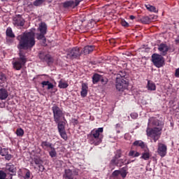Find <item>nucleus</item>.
Here are the masks:
<instances>
[{
	"instance_id": "f257e3e1",
	"label": "nucleus",
	"mask_w": 179,
	"mask_h": 179,
	"mask_svg": "<svg viewBox=\"0 0 179 179\" xmlns=\"http://www.w3.org/2000/svg\"><path fill=\"white\" fill-rule=\"evenodd\" d=\"M35 34L33 31L25 32L17 37L19 41V50H30L36 45Z\"/></svg>"
},
{
	"instance_id": "f03ea898",
	"label": "nucleus",
	"mask_w": 179,
	"mask_h": 179,
	"mask_svg": "<svg viewBox=\"0 0 179 179\" xmlns=\"http://www.w3.org/2000/svg\"><path fill=\"white\" fill-rule=\"evenodd\" d=\"M104 129L103 127H99L98 129H94L91 131V132L87 135V138L89 142L91 145H94L97 146L100 145L101 142H103V138L104 136L103 135V131Z\"/></svg>"
},
{
	"instance_id": "7ed1b4c3",
	"label": "nucleus",
	"mask_w": 179,
	"mask_h": 179,
	"mask_svg": "<svg viewBox=\"0 0 179 179\" xmlns=\"http://www.w3.org/2000/svg\"><path fill=\"white\" fill-rule=\"evenodd\" d=\"M162 131H163V127H162L153 128L148 127L146 129V135L149 138H152L154 142H157L160 139V136H162Z\"/></svg>"
},
{
	"instance_id": "20e7f679",
	"label": "nucleus",
	"mask_w": 179,
	"mask_h": 179,
	"mask_svg": "<svg viewBox=\"0 0 179 179\" xmlns=\"http://www.w3.org/2000/svg\"><path fill=\"white\" fill-rule=\"evenodd\" d=\"M27 62V58H26L22 50H20L19 57L13 59V66L16 71H20L26 65Z\"/></svg>"
},
{
	"instance_id": "39448f33",
	"label": "nucleus",
	"mask_w": 179,
	"mask_h": 179,
	"mask_svg": "<svg viewBox=\"0 0 179 179\" xmlns=\"http://www.w3.org/2000/svg\"><path fill=\"white\" fill-rule=\"evenodd\" d=\"M83 54V52L80 50V48L78 47H74L71 49H69L67 52V58L69 59H79Z\"/></svg>"
},
{
	"instance_id": "423d86ee",
	"label": "nucleus",
	"mask_w": 179,
	"mask_h": 179,
	"mask_svg": "<svg viewBox=\"0 0 179 179\" xmlns=\"http://www.w3.org/2000/svg\"><path fill=\"white\" fill-rule=\"evenodd\" d=\"M56 124H57V129L61 138L64 139V141H68V134H66V130H65V121L59 120V122H56Z\"/></svg>"
},
{
	"instance_id": "0eeeda50",
	"label": "nucleus",
	"mask_w": 179,
	"mask_h": 179,
	"mask_svg": "<svg viewBox=\"0 0 179 179\" xmlns=\"http://www.w3.org/2000/svg\"><path fill=\"white\" fill-rule=\"evenodd\" d=\"M152 61L157 68H162L164 65V57L162 55L153 54L152 55Z\"/></svg>"
},
{
	"instance_id": "6e6552de",
	"label": "nucleus",
	"mask_w": 179,
	"mask_h": 179,
	"mask_svg": "<svg viewBox=\"0 0 179 179\" xmlns=\"http://www.w3.org/2000/svg\"><path fill=\"white\" fill-rule=\"evenodd\" d=\"M52 110L53 113L55 122H59V121H61V118L64 117V113H62V110H61V108H59V107H58L57 106L54 105L52 107Z\"/></svg>"
},
{
	"instance_id": "1a4fd4ad",
	"label": "nucleus",
	"mask_w": 179,
	"mask_h": 179,
	"mask_svg": "<svg viewBox=\"0 0 179 179\" xmlns=\"http://www.w3.org/2000/svg\"><path fill=\"white\" fill-rule=\"evenodd\" d=\"M115 87L118 92H124L128 87V80L116 78Z\"/></svg>"
},
{
	"instance_id": "9d476101",
	"label": "nucleus",
	"mask_w": 179,
	"mask_h": 179,
	"mask_svg": "<svg viewBox=\"0 0 179 179\" xmlns=\"http://www.w3.org/2000/svg\"><path fill=\"white\" fill-rule=\"evenodd\" d=\"M157 153L161 157H164L167 155V145L162 143H158Z\"/></svg>"
},
{
	"instance_id": "9b49d317",
	"label": "nucleus",
	"mask_w": 179,
	"mask_h": 179,
	"mask_svg": "<svg viewBox=\"0 0 179 179\" xmlns=\"http://www.w3.org/2000/svg\"><path fill=\"white\" fill-rule=\"evenodd\" d=\"M148 127H150V125H152L153 127H158V128H160V127H162V128H163V122L159 121V120H157L155 117H150L148 120Z\"/></svg>"
},
{
	"instance_id": "f8f14e48",
	"label": "nucleus",
	"mask_w": 179,
	"mask_h": 179,
	"mask_svg": "<svg viewBox=\"0 0 179 179\" xmlns=\"http://www.w3.org/2000/svg\"><path fill=\"white\" fill-rule=\"evenodd\" d=\"M169 50H170V48L165 43H161L158 45V51L159 52V54H161V55L163 57L167 55Z\"/></svg>"
},
{
	"instance_id": "ddd939ff",
	"label": "nucleus",
	"mask_w": 179,
	"mask_h": 179,
	"mask_svg": "<svg viewBox=\"0 0 179 179\" xmlns=\"http://www.w3.org/2000/svg\"><path fill=\"white\" fill-rule=\"evenodd\" d=\"M127 162V159L124 161L122 159H117V157H113L110 161V166H117V167H122L124 166V163Z\"/></svg>"
},
{
	"instance_id": "4468645a",
	"label": "nucleus",
	"mask_w": 179,
	"mask_h": 179,
	"mask_svg": "<svg viewBox=\"0 0 179 179\" xmlns=\"http://www.w3.org/2000/svg\"><path fill=\"white\" fill-rule=\"evenodd\" d=\"M0 156L5 157L6 160H10L12 159V155L9 154V150L8 148H2L1 146Z\"/></svg>"
},
{
	"instance_id": "2eb2a0df",
	"label": "nucleus",
	"mask_w": 179,
	"mask_h": 179,
	"mask_svg": "<svg viewBox=\"0 0 179 179\" xmlns=\"http://www.w3.org/2000/svg\"><path fill=\"white\" fill-rule=\"evenodd\" d=\"M39 58L43 62H48V63L52 62V57H51V55H45L44 53H40Z\"/></svg>"
},
{
	"instance_id": "dca6fc26",
	"label": "nucleus",
	"mask_w": 179,
	"mask_h": 179,
	"mask_svg": "<svg viewBox=\"0 0 179 179\" xmlns=\"http://www.w3.org/2000/svg\"><path fill=\"white\" fill-rule=\"evenodd\" d=\"M81 97H86L87 96V90H89V87L87 86V83H83L81 85Z\"/></svg>"
},
{
	"instance_id": "f3484780",
	"label": "nucleus",
	"mask_w": 179,
	"mask_h": 179,
	"mask_svg": "<svg viewBox=\"0 0 179 179\" xmlns=\"http://www.w3.org/2000/svg\"><path fill=\"white\" fill-rule=\"evenodd\" d=\"M9 96V92L5 88L0 89V100H6Z\"/></svg>"
},
{
	"instance_id": "a211bd4d",
	"label": "nucleus",
	"mask_w": 179,
	"mask_h": 179,
	"mask_svg": "<svg viewBox=\"0 0 179 179\" xmlns=\"http://www.w3.org/2000/svg\"><path fill=\"white\" fill-rule=\"evenodd\" d=\"M94 50V47L93 45H87L84 47L82 51L84 55H89V54H90L91 52H93Z\"/></svg>"
},
{
	"instance_id": "6ab92c4d",
	"label": "nucleus",
	"mask_w": 179,
	"mask_h": 179,
	"mask_svg": "<svg viewBox=\"0 0 179 179\" xmlns=\"http://www.w3.org/2000/svg\"><path fill=\"white\" fill-rule=\"evenodd\" d=\"M6 171L15 174L16 173V167L12 163H8L6 165Z\"/></svg>"
},
{
	"instance_id": "aec40b11",
	"label": "nucleus",
	"mask_w": 179,
	"mask_h": 179,
	"mask_svg": "<svg viewBox=\"0 0 179 179\" xmlns=\"http://www.w3.org/2000/svg\"><path fill=\"white\" fill-rule=\"evenodd\" d=\"M134 146H138L141 149H148V145L142 141H136L133 143Z\"/></svg>"
},
{
	"instance_id": "412c9836",
	"label": "nucleus",
	"mask_w": 179,
	"mask_h": 179,
	"mask_svg": "<svg viewBox=\"0 0 179 179\" xmlns=\"http://www.w3.org/2000/svg\"><path fill=\"white\" fill-rule=\"evenodd\" d=\"M127 78H128V75L125 71H120L117 75L116 79H121L122 80H127Z\"/></svg>"
},
{
	"instance_id": "4be33fe9",
	"label": "nucleus",
	"mask_w": 179,
	"mask_h": 179,
	"mask_svg": "<svg viewBox=\"0 0 179 179\" xmlns=\"http://www.w3.org/2000/svg\"><path fill=\"white\" fill-rule=\"evenodd\" d=\"M63 177L64 179H73V173L71 169H66Z\"/></svg>"
},
{
	"instance_id": "5701e85b",
	"label": "nucleus",
	"mask_w": 179,
	"mask_h": 179,
	"mask_svg": "<svg viewBox=\"0 0 179 179\" xmlns=\"http://www.w3.org/2000/svg\"><path fill=\"white\" fill-rule=\"evenodd\" d=\"M155 19L154 17H149L148 16L142 17L140 20L143 24H149Z\"/></svg>"
},
{
	"instance_id": "b1692460",
	"label": "nucleus",
	"mask_w": 179,
	"mask_h": 179,
	"mask_svg": "<svg viewBox=\"0 0 179 179\" xmlns=\"http://www.w3.org/2000/svg\"><path fill=\"white\" fill-rule=\"evenodd\" d=\"M38 30L42 34H47V24L44 22H41L39 24Z\"/></svg>"
},
{
	"instance_id": "393cba45",
	"label": "nucleus",
	"mask_w": 179,
	"mask_h": 179,
	"mask_svg": "<svg viewBox=\"0 0 179 179\" xmlns=\"http://www.w3.org/2000/svg\"><path fill=\"white\" fill-rule=\"evenodd\" d=\"M147 89L148 90H150L151 92L156 90V84H155V83H153L151 80H148V85H147Z\"/></svg>"
},
{
	"instance_id": "a878e982",
	"label": "nucleus",
	"mask_w": 179,
	"mask_h": 179,
	"mask_svg": "<svg viewBox=\"0 0 179 179\" xmlns=\"http://www.w3.org/2000/svg\"><path fill=\"white\" fill-rule=\"evenodd\" d=\"M74 5H75V1H66L63 3V6L64 8H73V6H75Z\"/></svg>"
},
{
	"instance_id": "bb28decb",
	"label": "nucleus",
	"mask_w": 179,
	"mask_h": 179,
	"mask_svg": "<svg viewBox=\"0 0 179 179\" xmlns=\"http://www.w3.org/2000/svg\"><path fill=\"white\" fill-rule=\"evenodd\" d=\"M6 34L7 37H10V38H15V34H13V31H12V28L10 27L7 28Z\"/></svg>"
},
{
	"instance_id": "cd10ccee",
	"label": "nucleus",
	"mask_w": 179,
	"mask_h": 179,
	"mask_svg": "<svg viewBox=\"0 0 179 179\" xmlns=\"http://www.w3.org/2000/svg\"><path fill=\"white\" fill-rule=\"evenodd\" d=\"M14 24H15V26L23 27L24 26V20H23V18H17L14 21Z\"/></svg>"
},
{
	"instance_id": "c85d7f7f",
	"label": "nucleus",
	"mask_w": 179,
	"mask_h": 179,
	"mask_svg": "<svg viewBox=\"0 0 179 179\" xmlns=\"http://www.w3.org/2000/svg\"><path fill=\"white\" fill-rule=\"evenodd\" d=\"M146 150L147 149H145V152H143L141 157V159H143V160H149V159H150V153Z\"/></svg>"
},
{
	"instance_id": "c756f323",
	"label": "nucleus",
	"mask_w": 179,
	"mask_h": 179,
	"mask_svg": "<svg viewBox=\"0 0 179 179\" xmlns=\"http://www.w3.org/2000/svg\"><path fill=\"white\" fill-rule=\"evenodd\" d=\"M41 146L43 149H47V148H50V149H51L52 148V143L48 141H43L41 143Z\"/></svg>"
},
{
	"instance_id": "7c9ffc66",
	"label": "nucleus",
	"mask_w": 179,
	"mask_h": 179,
	"mask_svg": "<svg viewBox=\"0 0 179 179\" xmlns=\"http://www.w3.org/2000/svg\"><path fill=\"white\" fill-rule=\"evenodd\" d=\"M129 156L130 157H139V156H141V153L138 152V151L130 150L129 152Z\"/></svg>"
},
{
	"instance_id": "2f4dec72",
	"label": "nucleus",
	"mask_w": 179,
	"mask_h": 179,
	"mask_svg": "<svg viewBox=\"0 0 179 179\" xmlns=\"http://www.w3.org/2000/svg\"><path fill=\"white\" fill-rule=\"evenodd\" d=\"M100 79H101V76L99 75V74H94L92 76V82L94 84L97 83Z\"/></svg>"
},
{
	"instance_id": "473e14b6",
	"label": "nucleus",
	"mask_w": 179,
	"mask_h": 179,
	"mask_svg": "<svg viewBox=\"0 0 179 179\" xmlns=\"http://www.w3.org/2000/svg\"><path fill=\"white\" fill-rule=\"evenodd\" d=\"M69 85L68 83L66 82H64L62 80H60L59 82V85L58 87H59V89H66V87H68Z\"/></svg>"
},
{
	"instance_id": "72a5a7b5",
	"label": "nucleus",
	"mask_w": 179,
	"mask_h": 179,
	"mask_svg": "<svg viewBox=\"0 0 179 179\" xmlns=\"http://www.w3.org/2000/svg\"><path fill=\"white\" fill-rule=\"evenodd\" d=\"M44 2H45V0H36L33 2V5L34 6H41Z\"/></svg>"
},
{
	"instance_id": "f704fd0d",
	"label": "nucleus",
	"mask_w": 179,
	"mask_h": 179,
	"mask_svg": "<svg viewBox=\"0 0 179 179\" xmlns=\"http://www.w3.org/2000/svg\"><path fill=\"white\" fill-rule=\"evenodd\" d=\"M17 136H23L24 135V130L22 128H18L16 130Z\"/></svg>"
},
{
	"instance_id": "c9c22d12",
	"label": "nucleus",
	"mask_w": 179,
	"mask_h": 179,
	"mask_svg": "<svg viewBox=\"0 0 179 179\" xmlns=\"http://www.w3.org/2000/svg\"><path fill=\"white\" fill-rule=\"evenodd\" d=\"M50 149L51 150L49 152L50 157H57V151L55 150V148L52 147Z\"/></svg>"
},
{
	"instance_id": "e433bc0d",
	"label": "nucleus",
	"mask_w": 179,
	"mask_h": 179,
	"mask_svg": "<svg viewBox=\"0 0 179 179\" xmlns=\"http://www.w3.org/2000/svg\"><path fill=\"white\" fill-rule=\"evenodd\" d=\"M146 8L148 10H150V12H156V7L150 5H145Z\"/></svg>"
},
{
	"instance_id": "4c0bfd02",
	"label": "nucleus",
	"mask_w": 179,
	"mask_h": 179,
	"mask_svg": "<svg viewBox=\"0 0 179 179\" xmlns=\"http://www.w3.org/2000/svg\"><path fill=\"white\" fill-rule=\"evenodd\" d=\"M45 34L41 33L37 37L38 40H43L44 44H45V36H44Z\"/></svg>"
},
{
	"instance_id": "58836bf2",
	"label": "nucleus",
	"mask_w": 179,
	"mask_h": 179,
	"mask_svg": "<svg viewBox=\"0 0 179 179\" xmlns=\"http://www.w3.org/2000/svg\"><path fill=\"white\" fill-rule=\"evenodd\" d=\"M121 174V171L115 170L113 172L112 176L113 177H118L119 175Z\"/></svg>"
},
{
	"instance_id": "ea45409f",
	"label": "nucleus",
	"mask_w": 179,
	"mask_h": 179,
	"mask_svg": "<svg viewBox=\"0 0 179 179\" xmlns=\"http://www.w3.org/2000/svg\"><path fill=\"white\" fill-rule=\"evenodd\" d=\"M6 173L3 171H0V179H6Z\"/></svg>"
},
{
	"instance_id": "a19ab883",
	"label": "nucleus",
	"mask_w": 179,
	"mask_h": 179,
	"mask_svg": "<svg viewBox=\"0 0 179 179\" xmlns=\"http://www.w3.org/2000/svg\"><path fill=\"white\" fill-rule=\"evenodd\" d=\"M101 83H103V85H107L108 82V79L107 78H103L101 76V79L99 80Z\"/></svg>"
},
{
	"instance_id": "79ce46f5",
	"label": "nucleus",
	"mask_w": 179,
	"mask_h": 179,
	"mask_svg": "<svg viewBox=\"0 0 179 179\" xmlns=\"http://www.w3.org/2000/svg\"><path fill=\"white\" fill-rule=\"evenodd\" d=\"M121 24L124 27H129V24H128V22H127L125 20H122L121 21Z\"/></svg>"
},
{
	"instance_id": "37998d69",
	"label": "nucleus",
	"mask_w": 179,
	"mask_h": 179,
	"mask_svg": "<svg viewBox=\"0 0 179 179\" xmlns=\"http://www.w3.org/2000/svg\"><path fill=\"white\" fill-rule=\"evenodd\" d=\"M0 80H1V82H5V80H6V76H5V74L1 73L0 75Z\"/></svg>"
},
{
	"instance_id": "c03bdc74",
	"label": "nucleus",
	"mask_w": 179,
	"mask_h": 179,
	"mask_svg": "<svg viewBox=\"0 0 179 179\" xmlns=\"http://www.w3.org/2000/svg\"><path fill=\"white\" fill-rule=\"evenodd\" d=\"M130 115L133 120H136L138 118V113H133Z\"/></svg>"
},
{
	"instance_id": "a18cd8bd",
	"label": "nucleus",
	"mask_w": 179,
	"mask_h": 179,
	"mask_svg": "<svg viewBox=\"0 0 179 179\" xmlns=\"http://www.w3.org/2000/svg\"><path fill=\"white\" fill-rule=\"evenodd\" d=\"M82 1H83V0H76L74 1L73 8H76V6H78V5H79L80 3V2H82Z\"/></svg>"
},
{
	"instance_id": "49530a36",
	"label": "nucleus",
	"mask_w": 179,
	"mask_h": 179,
	"mask_svg": "<svg viewBox=\"0 0 179 179\" xmlns=\"http://www.w3.org/2000/svg\"><path fill=\"white\" fill-rule=\"evenodd\" d=\"M113 157H116V159H120V157H121V151H117V154Z\"/></svg>"
},
{
	"instance_id": "de8ad7c7",
	"label": "nucleus",
	"mask_w": 179,
	"mask_h": 179,
	"mask_svg": "<svg viewBox=\"0 0 179 179\" xmlns=\"http://www.w3.org/2000/svg\"><path fill=\"white\" fill-rule=\"evenodd\" d=\"M50 89H54V85L51 83H49L48 85V90H50Z\"/></svg>"
},
{
	"instance_id": "09e8293b",
	"label": "nucleus",
	"mask_w": 179,
	"mask_h": 179,
	"mask_svg": "<svg viewBox=\"0 0 179 179\" xmlns=\"http://www.w3.org/2000/svg\"><path fill=\"white\" fill-rule=\"evenodd\" d=\"M50 83V81H43L41 83V85L44 87V86H48V84Z\"/></svg>"
},
{
	"instance_id": "8fccbe9b",
	"label": "nucleus",
	"mask_w": 179,
	"mask_h": 179,
	"mask_svg": "<svg viewBox=\"0 0 179 179\" xmlns=\"http://www.w3.org/2000/svg\"><path fill=\"white\" fill-rule=\"evenodd\" d=\"M175 76L176 78H179V68L176 70Z\"/></svg>"
},
{
	"instance_id": "3c124183",
	"label": "nucleus",
	"mask_w": 179,
	"mask_h": 179,
	"mask_svg": "<svg viewBox=\"0 0 179 179\" xmlns=\"http://www.w3.org/2000/svg\"><path fill=\"white\" fill-rule=\"evenodd\" d=\"M39 167V171H44V166H43L42 164H39L38 165Z\"/></svg>"
},
{
	"instance_id": "603ef678",
	"label": "nucleus",
	"mask_w": 179,
	"mask_h": 179,
	"mask_svg": "<svg viewBox=\"0 0 179 179\" xmlns=\"http://www.w3.org/2000/svg\"><path fill=\"white\" fill-rule=\"evenodd\" d=\"M34 162L35 164H38V166L40 165V163H41L40 159H36L34 160Z\"/></svg>"
},
{
	"instance_id": "864d4df0",
	"label": "nucleus",
	"mask_w": 179,
	"mask_h": 179,
	"mask_svg": "<svg viewBox=\"0 0 179 179\" xmlns=\"http://www.w3.org/2000/svg\"><path fill=\"white\" fill-rule=\"evenodd\" d=\"M120 175L123 178H125L127 177V173L126 172H120Z\"/></svg>"
},
{
	"instance_id": "5fc2aeb1",
	"label": "nucleus",
	"mask_w": 179,
	"mask_h": 179,
	"mask_svg": "<svg viewBox=\"0 0 179 179\" xmlns=\"http://www.w3.org/2000/svg\"><path fill=\"white\" fill-rule=\"evenodd\" d=\"M26 178H30V171H27L25 175Z\"/></svg>"
},
{
	"instance_id": "6e6d98bb",
	"label": "nucleus",
	"mask_w": 179,
	"mask_h": 179,
	"mask_svg": "<svg viewBox=\"0 0 179 179\" xmlns=\"http://www.w3.org/2000/svg\"><path fill=\"white\" fill-rule=\"evenodd\" d=\"M121 128V124L117 123L115 124V129H120Z\"/></svg>"
},
{
	"instance_id": "4d7b16f0",
	"label": "nucleus",
	"mask_w": 179,
	"mask_h": 179,
	"mask_svg": "<svg viewBox=\"0 0 179 179\" xmlns=\"http://www.w3.org/2000/svg\"><path fill=\"white\" fill-rule=\"evenodd\" d=\"M175 41H176V44H179V35L176 38Z\"/></svg>"
},
{
	"instance_id": "13d9d810",
	"label": "nucleus",
	"mask_w": 179,
	"mask_h": 179,
	"mask_svg": "<svg viewBox=\"0 0 179 179\" xmlns=\"http://www.w3.org/2000/svg\"><path fill=\"white\" fill-rule=\"evenodd\" d=\"M130 19H131V20H134V19H135V16H134V15H130Z\"/></svg>"
},
{
	"instance_id": "bf43d9fd",
	"label": "nucleus",
	"mask_w": 179,
	"mask_h": 179,
	"mask_svg": "<svg viewBox=\"0 0 179 179\" xmlns=\"http://www.w3.org/2000/svg\"><path fill=\"white\" fill-rule=\"evenodd\" d=\"M116 131H117V134H120V130L117 129H116Z\"/></svg>"
},
{
	"instance_id": "052dcab7",
	"label": "nucleus",
	"mask_w": 179,
	"mask_h": 179,
	"mask_svg": "<svg viewBox=\"0 0 179 179\" xmlns=\"http://www.w3.org/2000/svg\"><path fill=\"white\" fill-rule=\"evenodd\" d=\"M74 122H75L76 124H78V121H77L76 120H74Z\"/></svg>"
},
{
	"instance_id": "680f3d73",
	"label": "nucleus",
	"mask_w": 179,
	"mask_h": 179,
	"mask_svg": "<svg viewBox=\"0 0 179 179\" xmlns=\"http://www.w3.org/2000/svg\"><path fill=\"white\" fill-rule=\"evenodd\" d=\"M130 163H131V162L129 161V162L127 163V164H129Z\"/></svg>"
},
{
	"instance_id": "e2e57ef3",
	"label": "nucleus",
	"mask_w": 179,
	"mask_h": 179,
	"mask_svg": "<svg viewBox=\"0 0 179 179\" xmlns=\"http://www.w3.org/2000/svg\"><path fill=\"white\" fill-rule=\"evenodd\" d=\"M2 1V2H3V1H8V0H1Z\"/></svg>"
}]
</instances>
